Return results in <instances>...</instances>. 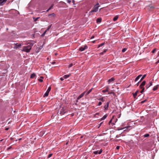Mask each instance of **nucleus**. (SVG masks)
I'll return each mask as SVG.
<instances>
[{"mask_svg": "<svg viewBox=\"0 0 159 159\" xmlns=\"http://www.w3.org/2000/svg\"><path fill=\"white\" fill-rule=\"evenodd\" d=\"M100 99L103 102V98H100Z\"/></svg>", "mask_w": 159, "mask_h": 159, "instance_id": "50", "label": "nucleus"}, {"mask_svg": "<svg viewBox=\"0 0 159 159\" xmlns=\"http://www.w3.org/2000/svg\"><path fill=\"white\" fill-rule=\"evenodd\" d=\"M130 127V126H127V127H125V128L127 129L129 127ZM124 128H123V129H124ZM123 129V128H122V129H119V128H118V129H117V130H120L121 129Z\"/></svg>", "mask_w": 159, "mask_h": 159, "instance_id": "33", "label": "nucleus"}, {"mask_svg": "<svg viewBox=\"0 0 159 159\" xmlns=\"http://www.w3.org/2000/svg\"><path fill=\"white\" fill-rule=\"evenodd\" d=\"M104 44V43H102L101 44L99 45V46H98V48H99L101 46H102Z\"/></svg>", "mask_w": 159, "mask_h": 159, "instance_id": "31", "label": "nucleus"}, {"mask_svg": "<svg viewBox=\"0 0 159 159\" xmlns=\"http://www.w3.org/2000/svg\"><path fill=\"white\" fill-rule=\"evenodd\" d=\"M70 74L65 75L63 76V77L65 79H66L68 78L70 76Z\"/></svg>", "mask_w": 159, "mask_h": 159, "instance_id": "16", "label": "nucleus"}, {"mask_svg": "<svg viewBox=\"0 0 159 159\" xmlns=\"http://www.w3.org/2000/svg\"><path fill=\"white\" fill-rule=\"evenodd\" d=\"M7 0H0V6L3 5Z\"/></svg>", "mask_w": 159, "mask_h": 159, "instance_id": "7", "label": "nucleus"}, {"mask_svg": "<svg viewBox=\"0 0 159 159\" xmlns=\"http://www.w3.org/2000/svg\"><path fill=\"white\" fill-rule=\"evenodd\" d=\"M94 36H92L91 38V39H93L94 38Z\"/></svg>", "mask_w": 159, "mask_h": 159, "instance_id": "51", "label": "nucleus"}, {"mask_svg": "<svg viewBox=\"0 0 159 159\" xmlns=\"http://www.w3.org/2000/svg\"><path fill=\"white\" fill-rule=\"evenodd\" d=\"M99 6L95 5L93 7V9L89 12L90 15L92 14L93 12H97L98 11Z\"/></svg>", "mask_w": 159, "mask_h": 159, "instance_id": "3", "label": "nucleus"}, {"mask_svg": "<svg viewBox=\"0 0 159 159\" xmlns=\"http://www.w3.org/2000/svg\"><path fill=\"white\" fill-rule=\"evenodd\" d=\"M73 66V64L72 63H71L69 65V67H71V66Z\"/></svg>", "mask_w": 159, "mask_h": 159, "instance_id": "43", "label": "nucleus"}, {"mask_svg": "<svg viewBox=\"0 0 159 159\" xmlns=\"http://www.w3.org/2000/svg\"><path fill=\"white\" fill-rule=\"evenodd\" d=\"M109 106V102H107L106 105L104 107V110H107L108 109V108Z\"/></svg>", "mask_w": 159, "mask_h": 159, "instance_id": "12", "label": "nucleus"}, {"mask_svg": "<svg viewBox=\"0 0 159 159\" xmlns=\"http://www.w3.org/2000/svg\"><path fill=\"white\" fill-rule=\"evenodd\" d=\"M156 51V49L155 48L152 51V53H154Z\"/></svg>", "mask_w": 159, "mask_h": 159, "instance_id": "35", "label": "nucleus"}, {"mask_svg": "<svg viewBox=\"0 0 159 159\" xmlns=\"http://www.w3.org/2000/svg\"><path fill=\"white\" fill-rule=\"evenodd\" d=\"M139 82H138V84H137V85H139Z\"/></svg>", "mask_w": 159, "mask_h": 159, "instance_id": "60", "label": "nucleus"}, {"mask_svg": "<svg viewBox=\"0 0 159 159\" xmlns=\"http://www.w3.org/2000/svg\"><path fill=\"white\" fill-rule=\"evenodd\" d=\"M67 2L69 4H70L71 2V0H67Z\"/></svg>", "mask_w": 159, "mask_h": 159, "instance_id": "38", "label": "nucleus"}, {"mask_svg": "<svg viewBox=\"0 0 159 159\" xmlns=\"http://www.w3.org/2000/svg\"><path fill=\"white\" fill-rule=\"evenodd\" d=\"M114 80V77L111 78V79H109L108 81V83L109 84L111 82L113 81Z\"/></svg>", "mask_w": 159, "mask_h": 159, "instance_id": "11", "label": "nucleus"}, {"mask_svg": "<svg viewBox=\"0 0 159 159\" xmlns=\"http://www.w3.org/2000/svg\"><path fill=\"white\" fill-rule=\"evenodd\" d=\"M39 18V17H37V18H35L34 17H33V19L34 20V21H36Z\"/></svg>", "mask_w": 159, "mask_h": 159, "instance_id": "28", "label": "nucleus"}, {"mask_svg": "<svg viewBox=\"0 0 159 159\" xmlns=\"http://www.w3.org/2000/svg\"><path fill=\"white\" fill-rule=\"evenodd\" d=\"M111 121H112V119H111V120H110L109 121V124H110V123H111Z\"/></svg>", "mask_w": 159, "mask_h": 159, "instance_id": "49", "label": "nucleus"}, {"mask_svg": "<svg viewBox=\"0 0 159 159\" xmlns=\"http://www.w3.org/2000/svg\"><path fill=\"white\" fill-rule=\"evenodd\" d=\"M149 136V134H144V136L145 137H148Z\"/></svg>", "mask_w": 159, "mask_h": 159, "instance_id": "29", "label": "nucleus"}, {"mask_svg": "<svg viewBox=\"0 0 159 159\" xmlns=\"http://www.w3.org/2000/svg\"><path fill=\"white\" fill-rule=\"evenodd\" d=\"M52 155V154H49L48 156V158H50V157H51Z\"/></svg>", "mask_w": 159, "mask_h": 159, "instance_id": "37", "label": "nucleus"}, {"mask_svg": "<svg viewBox=\"0 0 159 159\" xmlns=\"http://www.w3.org/2000/svg\"><path fill=\"white\" fill-rule=\"evenodd\" d=\"M32 43H30V45L26 46L23 47V48L22 50V51L25 52H30L31 49V47L33 46Z\"/></svg>", "mask_w": 159, "mask_h": 159, "instance_id": "1", "label": "nucleus"}, {"mask_svg": "<svg viewBox=\"0 0 159 159\" xmlns=\"http://www.w3.org/2000/svg\"><path fill=\"white\" fill-rule=\"evenodd\" d=\"M15 44H16V46H15L14 48L16 49L20 47L21 46L23 45V44L22 43H20V44H18V43H16Z\"/></svg>", "mask_w": 159, "mask_h": 159, "instance_id": "5", "label": "nucleus"}, {"mask_svg": "<svg viewBox=\"0 0 159 159\" xmlns=\"http://www.w3.org/2000/svg\"><path fill=\"white\" fill-rule=\"evenodd\" d=\"M67 110L66 108L64 107H61L60 109V114L61 115H64L65 113L66 112Z\"/></svg>", "mask_w": 159, "mask_h": 159, "instance_id": "2", "label": "nucleus"}, {"mask_svg": "<svg viewBox=\"0 0 159 159\" xmlns=\"http://www.w3.org/2000/svg\"><path fill=\"white\" fill-rule=\"evenodd\" d=\"M108 88L107 87L105 90H104L102 91V92L105 93L106 92H108Z\"/></svg>", "mask_w": 159, "mask_h": 159, "instance_id": "22", "label": "nucleus"}, {"mask_svg": "<svg viewBox=\"0 0 159 159\" xmlns=\"http://www.w3.org/2000/svg\"><path fill=\"white\" fill-rule=\"evenodd\" d=\"M102 151V149L100 150V151L98 152V151H95L93 152V153L95 154H97L98 153L99 154H100Z\"/></svg>", "mask_w": 159, "mask_h": 159, "instance_id": "8", "label": "nucleus"}, {"mask_svg": "<svg viewBox=\"0 0 159 159\" xmlns=\"http://www.w3.org/2000/svg\"><path fill=\"white\" fill-rule=\"evenodd\" d=\"M8 128H6V130H8Z\"/></svg>", "mask_w": 159, "mask_h": 159, "instance_id": "57", "label": "nucleus"}, {"mask_svg": "<svg viewBox=\"0 0 159 159\" xmlns=\"http://www.w3.org/2000/svg\"><path fill=\"white\" fill-rule=\"evenodd\" d=\"M65 79L64 78L63 76L62 77H61L60 78V80L61 81H63Z\"/></svg>", "mask_w": 159, "mask_h": 159, "instance_id": "39", "label": "nucleus"}, {"mask_svg": "<svg viewBox=\"0 0 159 159\" xmlns=\"http://www.w3.org/2000/svg\"><path fill=\"white\" fill-rule=\"evenodd\" d=\"M51 87H49L46 91L49 93V92L51 90Z\"/></svg>", "mask_w": 159, "mask_h": 159, "instance_id": "27", "label": "nucleus"}, {"mask_svg": "<svg viewBox=\"0 0 159 159\" xmlns=\"http://www.w3.org/2000/svg\"><path fill=\"white\" fill-rule=\"evenodd\" d=\"M144 88H143V89H142V90L140 92L141 93H142L144 91Z\"/></svg>", "mask_w": 159, "mask_h": 159, "instance_id": "42", "label": "nucleus"}, {"mask_svg": "<svg viewBox=\"0 0 159 159\" xmlns=\"http://www.w3.org/2000/svg\"><path fill=\"white\" fill-rule=\"evenodd\" d=\"M87 46L86 45H85L80 47L79 49L80 51H83L85 50V49H87Z\"/></svg>", "mask_w": 159, "mask_h": 159, "instance_id": "4", "label": "nucleus"}, {"mask_svg": "<svg viewBox=\"0 0 159 159\" xmlns=\"http://www.w3.org/2000/svg\"><path fill=\"white\" fill-rule=\"evenodd\" d=\"M45 34H44L43 33L42 34V36H43Z\"/></svg>", "mask_w": 159, "mask_h": 159, "instance_id": "56", "label": "nucleus"}, {"mask_svg": "<svg viewBox=\"0 0 159 159\" xmlns=\"http://www.w3.org/2000/svg\"><path fill=\"white\" fill-rule=\"evenodd\" d=\"M142 76V75H139L135 78V82L137 81Z\"/></svg>", "mask_w": 159, "mask_h": 159, "instance_id": "10", "label": "nucleus"}, {"mask_svg": "<svg viewBox=\"0 0 159 159\" xmlns=\"http://www.w3.org/2000/svg\"><path fill=\"white\" fill-rule=\"evenodd\" d=\"M93 89V88H92L91 89H90L89 91L87 92L86 91V93H85V95H88L89 93L92 91V90Z\"/></svg>", "mask_w": 159, "mask_h": 159, "instance_id": "13", "label": "nucleus"}, {"mask_svg": "<svg viewBox=\"0 0 159 159\" xmlns=\"http://www.w3.org/2000/svg\"><path fill=\"white\" fill-rule=\"evenodd\" d=\"M119 148H120V147L119 146H117L116 147V149L117 150L119 149Z\"/></svg>", "mask_w": 159, "mask_h": 159, "instance_id": "45", "label": "nucleus"}, {"mask_svg": "<svg viewBox=\"0 0 159 159\" xmlns=\"http://www.w3.org/2000/svg\"><path fill=\"white\" fill-rule=\"evenodd\" d=\"M35 76V74L34 73L30 75V78H34Z\"/></svg>", "mask_w": 159, "mask_h": 159, "instance_id": "20", "label": "nucleus"}, {"mask_svg": "<svg viewBox=\"0 0 159 159\" xmlns=\"http://www.w3.org/2000/svg\"><path fill=\"white\" fill-rule=\"evenodd\" d=\"M152 82H150L148 84H147V85L146 86V87L147 89H148V88H149L151 86H152Z\"/></svg>", "mask_w": 159, "mask_h": 159, "instance_id": "9", "label": "nucleus"}, {"mask_svg": "<svg viewBox=\"0 0 159 159\" xmlns=\"http://www.w3.org/2000/svg\"><path fill=\"white\" fill-rule=\"evenodd\" d=\"M49 94V93L46 91V93H45L43 95L44 97H47L48 96Z\"/></svg>", "mask_w": 159, "mask_h": 159, "instance_id": "18", "label": "nucleus"}, {"mask_svg": "<svg viewBox=\"0 0 159 159\" xmlns=\"http://www.w3.org/2000/svg\"><path fill=\"white\" fill-rule=\"evenodd\" d=\"M145 83H146V82L145 81H143L142 83H141V86H144L145 84Z\"/></svg>", "mask_w": 159, "mask_h": 159, "instance_id": "23", "label": "nucleus"}, {"mask_svg": "<svg viewBox=\"0 0 159 159\" xmlns=\"http://www.w3.org/2000/svg\"><path fill=\"white\" fill-rule=\"evenodd\" d=\"M99 113H96V114H95L94 115V117H96V116L97 115H98L99 114Z\"/></svg>", "mask_w": 159, "mask_h": 159, "instance_id": "36", "label": "nucleus"}, {"mask_svg": "<svg viewBox=\"0 0 159 159\" xmlns=\"http://www.w3.org/2000/svg\"><path fill=\"white\" fill-rule=\"evenodd\" d=\"M57 53H56V54H55V55H57Z\"/></svg>", "mask_w": 159, "mask_h": 159, "instance_id": "62", "label": "nucleus"}, {"mask_svg": "<svg viewBox=\"0 0 159 159\" xmlns=\"http://www.w3.org/2000/svg\"><path fill=\"white\" fill-rule=\"evenodd\" d=\"M118 16H115L113 19L114 21H116L118 18Z\"/></svg>", "mask_w": 159, "mask_h": 159, "instance_id": "19", "label": "nucleus"}, {"mask_svg": "<svg viewBox=\"0 0 159 159\" xmlns=\"http://www.w3.org/2000/svg\"><path fill=\"white\" fill-rule=\"evenodd\" d=\"M139 92L138 90H137L136 92L133 94L134 97L135 98L137 95L138 93Z\"/></svg>", "mask_w": 159, "mask_h": 159, "instance_id": "14", "label": "nucleus"}, {"mask_svg": "<svg viewBox=\"0 0 159 159\" xmlns=\"http://www.w3.org/2000/svg\"><path fill=\"white\" fill-rule=\"evenodd\" d=\"M108 93V94H114V92H111V93Z\"/></svg>", "mask_w": 159, "mask_h": 159, "instance_id": "48", "label": "nucleus"}, {"mask_svg": "<svg viewBox=\"0 0 159 159\" xmlns=\"http://www.w3.org/2000/svg\"><path fill=\"white\" fill-rule=\"evenodd\" d=\"M145 101H145H142V102H142V103H143Z\"/></svg>", "mask_w": 159, "mask_h": 159, "instance_id": "55", "label": "nucleus"}, {"mask_svg": "<svg viewBox=\"0 0 159 159\" xmlns=\"http://www.w3.org/2000/svg\"><path fill=\"white\" fill-rule=\"evenodd\" d=\"M86 93V91H85L82 93L80 95H79V96L77 98V100H79L81 98H82L84 95L85 93Z\"/></svg>", "mask_w": 159, "mask_h": 159, "instance_id": "6", "label": "nucleus"}, {"mask_svg": "<svg viewBox=\"0 0 159 159\" xmlns=\"http://www.w3.org/2000/svg\"><path fill=\"white\" fill-rule=\"evenodd\" d=\"M99 5L98 3L95 5H96V6H98V5Z\"/></svg>", "mask_w": 159, "mask_h": 159, "instance_id": "54", "label": "nucleus"}, {"mask_svg": "<svg viewBox=\"0 0 159 159\" xmlns=\"http://www.w3.org/2000/svg\"><path fill=\"white\" fill-rule=\"evenodd\" d=\"M102 104V102H99L98 104V106H100Z\"/></svg>", "mask_w": 159, "mask_h": 159, "instance_id": "41", "label": "nucleus"}, {"mask_svg": "<svg viewBox=\"0 0 159 159\" xmlns=\"http://www.w3.org/2000/svg\"><path fill=\"white\" fill-rule=\"evenodd\" d=\"M40 78H41L42 79H43V77L42 76H41L40 77Z\"/></svg>", "mask_w": 159, "mask_h": 159, "instance_id": "58", "label": "nucleus"}, {"mask_svg": "<svg viewBox=\"0 0 159 159\" xmlns=\"http://www.w3.org/2000/svg\"><path fill=\"white\" fill-rule=\"evenodd\" d=\"M140 89H143V88H144L143 87V86H141V84H140Z\"/></svg>", "mask_w": 159, "mask_h": 159, "instance_id": "40", "label": "nucleus"}, {"mask_svg": "<svg viewBox=\"0 0 159 159\" xmlns=\"http://www.w3.org/2000/svg\"><path fill=\"white\" fill-rule=\"evenodd\" d=\"M51 27V25H50V26H49L48 27V28L47 29V30H48L50 29V28Z\"/></svg>", "mask_w": 159, "mask_h": 159, "instance_id": "46", "label": "nucleus"}, {"mask_svg": "<svg viewBox=\"0 0 159 159\" xmlns=\"http://www.w3.org/2000/svg\"><path fill=\"white\" fill-rule=\"evenodd\" d=\"M107 49H105V50H104L102 52L101 54H103L104 53L106 52V51H107Z\"/></svg>", "mask_w": 159, "mask_h": 159, "instance_id": "25", "label": "nucleus"}, {"mask_svg": "<svg viewBox=\"0 0 159 159\" xmlns=\"http://www.w3.org/2000/svg\"><path fill=\"white\" fill-rule=\"evenodd\" d=\"M102 122L100 124V125H99V126H100L101 125H102Z\"/></svg>", "mask_w": 159, "mask_h": 159, "instance_id": "53", "label": "nucleus"}, {"mask_svg": "<svg viewBox=\"0 0 159 159\" xmlns=\"http://www.w3.org/2000/svg\"><path fill=\"white\" fill-rule=\"evenodd\" d=\"M100 9L99 10V11H100Z\"/></svg>", "mask_w": 159, "mask_h": 159, "instance_id": "63", "label": "nucleus"}, {"mask_svg": "<svg viewBox=\"0 0 159 159\" xmlns=\"http://www.w3.org/2000/svg\"><path fill=\"white\" fill-rule=\"evenodd\" d=\"M95 41H93V43H94L95 42Z\"/></svg>", "mask_w": 159, "mask_h": 159, "instance_id": "61", "label": "nucleus"}, {"mask_svg": "<svg viewBox=\"0 0 159 159\" xmlns=\"http://www.w3.org/2000/svg\"><path fill=\"white\" fill-rule=\"evenodd\" d=\"M157 88H158L157 87V86H155L153 87V91H155L157 89Z\"/></svg>", "mask_w": 159, "mask_h": 159, "instance_id": "24", "label": "nucleus"}, {"mask_svg": "<svg viewBox=\"0 0 159 159\" xmlns=\"http://www.w3.org/2000/svg\"><path fill=\"white\" fill-rule=\"evenodd\" d=\"M107 115H104L103 117L101 118V120H103L105 119L107 117Z\"/></svg>", "mask_w": 159, "mask_h": 159, "instance_id": "17", "label": "nucleus"}, {"mask_svg": "<svg viewBox=\"0 0 159 159\" xmlns=\"http://www.w3.org/2000/svg\"><path fill=\"white\" fill-rule=\"evenodd\" d=\"M55 16V14L54 13H52L51 14H49L48 15V16Z\"/></svg>", "mask_w": 159, "mask_h": 159, "instance_id": "30", "label": "nucleus"}, {"mask_svg": "<svg viewBox=\"0 0 159 159\" xmlns=\"http://www.w3.org/2000/svg\"><path fill=\"white\" fill-rule=\"evenodd\" d=\"M157 56H159V53L158 54Z\"/></svg>", "mask_w": 159, "mask_h": 159, "instance_id": "59", "label": "nucleus"}, {"mask_svg": "<svg viewBox=\"0 0 159 159\" xmlns=\"http://www.w3.org/2000/svg\"><path fill=\"white\" fill-rule=\"evenodd\" d=\"M72 2L73 3V4L75 5V0H72Z\"/></svg>", "mask_w": 159, "mask_h": 159, "instance_id": "47", "label": "nucleus"}, {"mask_svg": "<svg viewBox=\"0 0 159 159\" xmlns=\"http://www.w3.org/2000/svg\"><path fill=\"white\" fill-rule=\"evenodd\" d=\"M146 74L143 75V76L141 78V79H140V81L142 80L144 78V77H145V76H146Z\"/></svg>", "mask_w": 159, "mask_h": 159, "instance_id": "26", "label": "nucleus"}, {"mask_svg": "<svg viewBox=\"0 0 159 159\" xmlns=\"http://www.w3.org/2000/svg\"><path fill=\"white\" fill-rule=\"evenodd\" d=\"M102 19L101 18H98L97 19V23H100Z\"/></svg>", "mask_w": 159, "mask_h": 159, "instance_id": "15", "label": "nucleus"}, {"mask_svg": "<svg viewBox=\"0 0 159 159\" xmlns=\"http://www.w3.org/2000/svg\"><path fill=\"white\" fill-rule=\"evenodd\" d=\"M47 30H46V31L44 32V33H43V34H45L46 33V32H47Z\"/></svg>", "mask_w": 159, "mask_h": 159, "instance_id": "52", "label": "nucleus"}, {"mask_svg": "<svg viewBox=\"0 0 159 159\" xmlns=\"http://www.w3.org/2000/svg\"><path fill=\"white\" fill-rule=\"evenodd\" d=\"M39 80L41 82H42L43 81L42 79H39Z\"/></svg>", "mask_w": 159, "mask_h": 159, "instance_id": "44", "label": "nucleus"}, {"mask_svg": "<svg viewBox=\"0 0 159 159\" xmlns=\"http://www.w3.org/2000/svg\"><path fill=\"white\" fill-rule=\"evenodd\" d=\"M127 50V49L126 48H124L122 50V52H125Z\"/></svg>", "mask_w": 159, "mask_h": 159, "instance_id": "34", "label": "nucleus"}, {"mask_svg": "<svg viewBox=\"0 0 159 159\" xmlns=\"http://www.w3.org/2000/svg\"><path fill=\"white\" fill-rule=\"evenodd\" d=\"M41 49L40 48H39L38 49H37L36 50V53H38L39 52V50Z\"/></svg>", "mask_w": 159, "mask_h": 159, "instance_id": "32", "label": "nucleus"}, {"mask_svg": "<svg viewBox=\"0 0 159 159\" xmlns=\"http://www.w3.org/2000/svg\"><path fill=\"white\" fill-rule=\"evenodd\" d=\"M53 5H52L46 11V12H48L49 10H51L53 7Z\"/></svg>", "mask_w": 159, "mask_h": 159, "instance_id": "21", "label": "nucleus"}]
</instances>
